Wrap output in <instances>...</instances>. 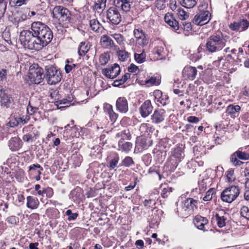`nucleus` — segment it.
<instances>
[{
	"label": "nucleus",
	"instance_id": "1",
	"mask_svg": "<svg viewBox=\"0 0 249 249\" xmlns=\"http://www.w3.org/2000/svg\"><path fill=\"white\" fill-rule=\"evenodd\" d=\"M53 37L51 30L45 24L37 21L32 23L31 31L21 32L19 39L25 47L39 51L50 43Z\"/></svg>",
	"mask_w": 249,
	"mask_h": 249
},
{
	"label": "nucleus",
	"instance_id": "2",
	"mask_svg": "<svg viewBox=\"0 0 249 249\" xmlns=\"http://www.w3.org/2000/svg\"><path fill=\"white\" fill-rule=\"evenodd\" d=\"M230 39L227 35L218 33L211 35L206 41V49L210 53H213L222 50L226 46V42Z\"/></svg>",
	"mask_w": 249,
	"mask_h": 249
},
{
	"label": "nucleus",
	"instance_id": "3",
	"mask_svg": "<svg viewBox=\"0 0 249 249\" xmlns=\"http://www.w3.org/2000/svg\"><path fill=\"white\" fill-rule=\"evenodd\" d=\"M53 17L57 18L63 26L68 27L72 20L70 11L66 8L61 6H55L53 12Z\"/></svg>",
	"mask_w": 249,
	"mask_h": 249
},
{
	"label": "nucleus",
	"instance_id": "4",
	"mask_svg": "<svg viewBox=\"0 0 249 249\" xmlns=\"http://www.w3.org/2000/svg\"><path fill=\"white\" fill-rule=\"evenodd\" d=\"M45 74L44 78L49 85H56L60 82L62 79V73L59 69L53 65L45 67Z\"/></svg>",
	"mask_w": 249,
	"mask_h": 249
},
{
	"label": "nucleus",
	"instance_id": "5",
	"mask_svg": "<svg viewBox=\"0 0 249 249\" xmlns=\"http://www.w3.org/2000/svg\"><path fill=\"white\" fill-rule=\"evenodd\" d=\"M240 190L238 186H231L224 189L221 194V198L223 201L231 203L239 196Z\"/></svg>",
	"mask_w": 249,
	"mask_h": 249
},
{
	"label": "nucleus",
	"instance_id": "6",
	"mask_svg": "<svg viewBox=\"0 0 249 249\" xmlns=\"http://www.w3.org/2000/svg\"><path fill=\"white\" fill-rule=\"evenodd\" d=\"M197 201L189 198L184 201L183 205L179 211L178 214L182 218L187 217L193 213L194 208H196Z\"/></svg>",
	"mask_w": 249,
	"mask_h": 249
},
{
	"label": "nucleus",
	"instance_id": "7",
	"mask_svg": "<svg viewBox=\"0 0 249 249\" xmlns=\"http://www.w3.org/2000/svg\"><path fill=\"white\" fill-rule=\"evenodd\" d=\"M43 70L37 67L36 69H31L29 71L28 78L30 84H39L42 82L44 78Z\"/></svg>",
	"mask_w": 249,
	"mask_h": 249
},
{
	"label": "nucleus",
	"instance_id": "8",
	"mask_svg": "<svg viewBox=\"0 0 249 249\" xmlns=\"http://www.w3.org/2000/svg\"><path fill=\"white\" fill-rule=\"evenodd\" d=\"M107 19L108 22L113 25L119 24L122 20V16L117 8L110 7L106 12Z\"/></svg>",
	"mask_w": 249,
	"mask_h": 249
},
{
	"label": "nucleus",
	"instance_id": "9",
	"mask_svg": "<svg viewBox=\"0 0 249 249\" xmlns=\"http://www.w3.org/2000/svg\"><path fill=\"white\" fill-rule=\"evenodd\" d=\"M240 149L242 150L243 148H239L238 150L233 153L230 157L231 162L234 166H238L244 164V162L238 160V158L242 160L249 159V154L245 151H240Z\"/></svg>",
	"mask_w": 249,
	"mask_h": 249
},
{
	"label": "nucleus",
	"instance_id": "10",
	"mask_svg": "<svg viewBox=\"0 0 249 249\" xmlns=\"http://www.w3.org/2000/svg\"><path fill=\"white\" fill-rule=\"evenodd\" d=\"M133 34L137 44L142 47L146 46L148 43V39L144 32L141 28H135Z\"/></svg>",
	"mask_w": 249,
	"mask_h": 249
},
{
	"label": "nucleus",
	"instance_id": "11",
	"mask_svg": "<svg viewBox=\"0 0 249 249\" xmlns=\"http://www.w3.org/2000/svg\"><path fill=\"white\" fill-rule=\"evenodd\" d=\"M120 72V68L117 64H114L113 66L102 70L103 74L110 79H114L116 77Z\"/></svg>",
	"mask_w": 249,
	"mask_h": 249
},
{
	"label": "nucleus",
	"instance_id": "12",
	"mask_svg": "<svg viewBox=\"0 0 249 249\" xmlns=\"http://www.w3.org/2000/svg\"><path fill=\"white\" fill-rule=\"evenodd\" d=\"M209 12L205 11L196 15L193 19V23L196 25L202 26L209 21Z\"/></svg>",
	"mask_w": 249,
	"mask_h": 249
},
{
	"label": "nucleus",
	"instance_id": "13",
	"mask_svg": "<svg viewBox=\"0 0 249 249\" xmlns=\"http://www.w3.org/2000/svg\"><path fill=\"white\" fill-rule=\"evenodd\" d=\"M212 178H210L206 172H203L199 175L198 181V187L200 191H204L208 186L211 184Z\"/></svg>",
	"mask_w": 249,
	"mask_h": 249
},
{
	"label": "nucleus",
	"instance_id": "14",
	"mask_svg": "<svg viewBox=\"0 0 249 249\" xmlns=\"http://www.w3.org/2000/svg\"><path fill=\"white\" fill-rule=\"evenodd\" d=\"M197 73V71L196 67L191 66H187L184 68L182 71V76L185 80H194Z\"/></svg>",
	"mask_w": 249,
	"mask_h": 249
},
{
	"label": "nucleus",
	"instance_id": "15",
	"mask_svg": "<svg viewBox=\"0 0 249 249\" xmlns=\"http://www.w3.org/2000/svg\"><path fill=\"white\" fill-rule=\"evenodd\" d=\"M153 109V107L149 100L145 101L139 108V112L143 118L148 116L152 113Z\"/></svg>",
	"mask_w": 249,
	"mask_h": 249
},
{
	"label": "nucleus",
	"instance_id": "16",
	"mask_svg": "<svg viewBox=\"0 0 249 249\" xmlns=\"http://www.w3.org/2000/svg\"><path fill=\"white\" fill-rule=\"evenodd\" d=\"M249 26V22L247 19H243L238 21H235L231 23L230 28L235 31H243L246 30Z\"/></svg>",
	"mask_w": 249,
	"mask_h": 249
},
{
	"label": "nucleus",
	"instance_id": "17",
	"mask_svg": "<svg viewBox=\"0 0 249 249\" xmlns=\"http://www.w3.org/2000/svg\"><path fill=\"white\" fill-rule=\"evenodd\" d=\"M116 109L121 113H126L128 110V102L124 97L117 99L116 102Z\"/></svg>",
	"mask_w": 249,
	"mask_h": 249
},
{
	"label": "nucleus",
	"instance_id": "18",
	"mask_svg": "<svg viewBox=\"0 0 249 249\" xmlns=\"http://www.w3.org/2000/svg\"><path fill=\"white\" fill-rule=\"evenodd\" d=\"M134 0H114L116 6L120 8L123 12L127 13L130 11L131 4Z\"/></svg>",
	"mask_w": 249,
	"mask_h": 249
},
{
	"label": "nucleus",
	"instance_id": "19",
	"mask_svg": "<svg viewBox=\"0 0 249 249\" xmlns=\"http://www.w3.org/2000/svg\"><path fill=\"white\" fill-rule=\"evenodd\" d=\"M194 223L198 229L200 230L207 231L205 226L208 224V220L206 218L200 215H197L194 220Z\"/></svg>",
	"mask_w": 249,
	"mask_h": 249
},
{
	"label": "nucleus",
	"instance_id": "20",
	"mask_svg": "<svg viewBox=\"0 0 249 249\" xmlns=\"http://www.w3.org/2000/svg\"><path fill=\"white\" fill-rule=\"evenodd\" d=\"M165 111L163 109H156L151 116L152 122L154 124H159L164 121Z\"/></svg>",
	"mask_w": 249,
	"mask_h": 249
},
{
	"label": "nucleus",
	"instance_id": "21",
	"mask_svg": "<svg viewBox=\"0 0 249 249\" xmlns=\"http://www.w3.org/2000/svg\"><path fill=\"white\" fill-rule=\"evenodd\" d=\"M184 157L182 149L180 147H176L171 152L170 158L179 162L184 158Z\"/></svg>",
	"mask_w": 249,
	"mask_h": 249
},
{
	"label": "nucleus",
	"instance_id": "22",
	"mask_svg": "<svg viewBox=\"0 0 249 249\" xmlns=\"http://www.w3.org/2000/svg\"><path fill=\"white\" fill-rule=\"evenodd\" d=\"M132 146L131 142H126L124 139H121L118 142V150L125 153H128L131 150Z\"/></svg>",
	"mask_w": 249,
	"mask_h": 249
},
{
	"label": "nucleus",
	"instance_id": "23",
	"mask_svg": "<svg viewBox=\"0 0 249 249\" xmlns=\"http://www.w3.org/2000/svg\"><path fill=\"white\" fill-rule=\"evenodd\" d=\"M27 18L26 14H23L21 12H17L13 15V18H12L11 22L18 27L20 22L24 21Z\"/></svg>",
	"mask_w": 249,
	"mask_h": 249
},
{
	"label": "nucleus",
	"instance_id": "24",
	"mask_svg": "<svg viewBox=\"0 0 249 249\" xmlns=\"http://www.w3.org/2000/svg\"><path fill=\"white\" fill-rule=\"evenodd\" d=\"M241 107L238 105H230L228 106L226 109V113L231 118H234L238 117Z\"/></svg>",
	"mask_w": 249,
	"mask_h": 249
},
{
	"label": "nucleus",
	"instance_id": "25",
	"mask_svg": "<svg viewBox=\"0 0 249 249\" xmlns=\"http://www.w3.org/2000/svg\"><path fill=\"white\" fill-rule=\"evenodd\" d=\"M104 109L105 112L108 115L111 121L115 122L118 115L113 111V107L109 104H105L104 106Z\"/></svg>",
	"mask_w": 249,
	"mask_h": 249
},
{
	"label": "nucleus",
	"instance_id": "26",
	"mask_svg": "<svg viewBox=\"0 0 249 249\" xmlns=\"http://www.w3.org/2000/svg\"><path fill=\"white\" fill-rule=\"evenodd\" d=\"M164 20L170 26L175 30H178L179 29L178 23L174 18L171 14L169 13L165 15Z\"/></svg>",
	"mask_w": 249,
	"mask_h": 249
},
{
	"label": "nucleus",
	"instance_id": "27",
	"mask_svg": "<svg viewBox=\"0 0 249 249\" xmlns=\"http://www.w3.org/2000/svg\"><path fill=\"white\" fill-rule=\"evenodd\" d=\"M21 141L18 137L12 138L9 141L8 145L12 151L18 150L21 146Z\"/></svg>",
	"mask_w": 249,
	"mask_h": 249
},
{
	"label": "nucleus",
	"instance_id": "28",
	"mask_svg": "<svg viewBox=\"0 0 249 249\" xmlns=\"http://www.w3.org/2000/svg\"><path fill=\"white\" fill-rule=\"evenodd\" d=\"M0 103L1 107L6 108H12L14 105L13 99L8 94L0 99Z\"/></svg>",
	"mask_w": 249,
	"mask_h": 249
},
{
	"label": "nucleus",
	"instance_id": "29",
	"mask_svg": "<svg viewBox=\"0 0 249 249\" xmlns=\"http://www.w3.org/2000/svg\"><path fill=\"white\" fill-rule=\"evenodd\" d=\"M89 26L91 29L96 33H102L104 30L103 26L96 19H92L89 20Z\"/></svg>",
	"mask_w": 249,
	"mask_h": 249
},
{
	"label": "nucleus",
	"instance_id": "30",
	"mask_svg": "<svg viewBox=\"0 0 249 249\" xmlns=\"http://www.w3.org/2000/svg\"><path fill=\"white\" fill-rule=\"evenodd\" d=\"M153 153L155 159L159 162H162L164 160L166 156V152L164 150H160L155 148L153 150Z\"/></svg>",
	"mask_w": 249,
	"mask_h": 249
},
{
	"label": "nucleus",
	"instance_id": "31",
	"mask_svg": "<svg viewBox=\"0 0 249 249\" xmlns=\"http://www.w3.org/2000/svg\"><path fill=\"white\" fill-rule=\"evenodd\" d=\"M140 131L142 135H149L150 133H153L155 128L150 124L143 123L140 126Z\"/></svg>",
	"mask_w": 249,
	"mask_h": 249
},
{
	"label": "nucleus",
	"instance_id": "32",
	"mask_svg": "<svg viewBox=\"0 0 249 249\" xmlns=\"http://www.w3.org/2000/svg\"><path fill=\"white\" fill-rule=\"evenodd\" d=\"M39 202L37 198L32 196H28L27 197V207L31 209H36Z\"/></svg>",
	"mask_w": 249,
	"mask_h": 249
},
{
	"label": "nucleus",
	"instance_id": "33",
	"mask_svg": "<svg viewBox=\"0 0 249 249\" xmlns=\"http://www.w3.org/2000/svg\"><path fill=\"white\" fill-rule=\"evenodd\" d=\"M101 43L106 48H110L114 46V42L112 39L107 35H104L101 37Z\"/></svg>",
	"mask_w": 249,
	"mask_h": 249
},
{
	"label": "nucleus",
	"instance_id": "34",
	"mask_svg": "<svg viewBox=\"0 0 249 249\" xmlns=\"http://www.w3.org/2000/svg\"><path fill=\"white\" fill-rule=\"evenodd\" d=\"M90 46L86 42H81L78 47V53L80 56H84L89 51Z\"/></svg>",
	"mask_w": 249,
	"mask_h": 249
},
{
	"label": "nucleus",
	"instance_id": "35",
	"mask_svg": "<svg viewBox=\"0 0 249 249\" xmlns=\"http://www.w3.org/2000/svg\"><path fill=\"white\" fill-rule=\"evenodd\" d=\"M178 163L179 162L169 158L165 164L166 171H173L177 168Z\"/></svg>",
	"mask_w": 249,
	"mask_h": 249
},
{
	"label": "nucleus",
	"instance_id": "36",
	"mask_svg": "<svg viewBox=\"0 0 249 249\" xmlns=\"http://www.w3.org/2000/svg\"><path fill=\"white\" fill-rule=\"evenodd\" d=\"M120 160L119 156L118 154L114 153L113 154L112 159L108 162L107 166L109 168L110 170L114 169L115 167L117 166L119 160Z\"/></svg>",
	"mask_w": 249,
	"mask_h": 249
},
{
	"label": "nucleus",
	"instance_id": "37",
	"mask_svg": "<svg viewBox=\"0 0 249 249\" xmlns=\"http://www.w3.org/2000/svg\"><path fill=\"white\" fill-rule=\"evenodd\" d=\"M21 117L14 115L11 117L8 124L9 126L11 127H16L18 125L21 124Z\"/></svg>",
	"mask_w": 249,
	"mask_h": 249
},
{
	"label": "nucleus",
	"instance_id": "38",
	"mask_svg": "<svg viewBox=\"0 0 249 249\" xmlns=\"http://www.w3.org/2000/svg\"><path fill=\"white\" fill-rule=\"evenodd\" d=\"M130 75L129 73H126L122 76L121 79L114 81L112 85L114 87H119L124 84L126 81L130 78Z\"/></svg>",
	"mask_w": 249,
	"mask_h": 249
},
{
	"label": "nucleus",
	"instance_id": "39",
	"mask_svg": "<svg viewBox=\"0 0 249 249\" xmlns=\"http://www.w3.org/2000/svg\"><path fill=\"white\" fill-rule=\"evenodd\" d=\"M217 225L219 228H223L226 225V221L227 218L224 216L220 215L219 213H216L215 215Z\"/></svg>",
	"mask_w": 249,
	"mask_h": 249
},
{
	"label": "nucleus",
	"instance_id": "40",
	"mask_svg": "<svg viewBox=\"0 0 249 249\" xmlns=\"http://www.w3.org/2000/svg\"><path fill=\"white\" fill-rule=\"evenodd\" d=\"M145 83L147 87H150L154 85H159L160 81L159 78H157L156 77H151L145 80Z\"/></svg>",
	"mask_w": 249,
	"mask_h": 249
},
{
	"label": "nucleus",
	"instance_id": "41",
	"mask_svg": "<svg viewBox=\"0 0 249 249\" xmlns=\"http://www.w3.org/2000/svg\"><path fill=\"white\" fill-rule=\"evenodd\" d=\"M134 58L136 61L138 63H142L145 61L146 54L143 50L140 53H135Z\"/></svg>",
	"mask_w": 249,
	"mask_h": 249
},
{
	"label": "nucleus",
	"instance_id": "42",
	"mask_svg": "<svg viewBox=\"0 0 249 249\" xmlns=\"http://www.w3.org/2000/svg\"><path fill=\"white\" fill-rule=\"evenodd\" d=\"M177 14L179 18L182 20H185L189 17V13L185 12L183 9L178 8L176 9Z\"/></svg>",
	"mask_w": 249,
	"mask_h": 249
},
{
	"label": "nucleus",
	"instance_id": "43",
	"mask_svg": "<svg viewBox=\"0 0 249 249\" xmlns=\"http://www.w3.org/2000/svg\"><path fill=\"white\" fill-rule=\"evenodd\" d=\"M82 190L80 187H76L71 192L70 195L74 200H76L81 196Z\"/></svg>",
	"mask_w": 249,
	"mask_h": 249
},
{
	"label": "nucleus",
	"instance_id": "44",
	"mask_svg": "<svg viewBox=\"0 0 249 249\" xmlns=\"http://www.w3.org/2000/svg\"><path fill=\"white\" fill-rule=\"evenodd\" d=\"M110 59V55L109 53H106L102 54L100 56L99 61L101 65H106Z\"/></svg>",
	"mask_w": 249,
	"mask_h": 249
},
{
	"label": "nucleus",
	"instance_id": "45",
	"mask_svg": "<svg viewBox=\"0 0 249 249\" xmlns=\"http://www.w3.org/2000/svg\"><path fill=\"white\" fill-rule=\"evenodd\" d=\"M117 53L119 60L122 61H125L129 58V54L125 51H119Z\"/></svg>",
	"mask_w": 249,
	"mask_h": 249
},
{
	"label": "nucleus",
	"instance_id": "46",
	"mask_svg": "<svg viewBox=\"0 0 249 249\" xmlns=\"http://www.w3.org/2000/svg\"><path fill=\"white\" fill-rule=\"evenodd\" d=\"M196 4V0H183L182 5L187 8H191Z\"/></svg>",
	"mask_w": 249,
	"mask_h": 249
},
{
	"label": "nucleus",
	"instance_id": "47",
	"mask_svg": "<svg viewBox=\"0 0 249 249\" xmlns=\"http://www.w3.org/2000/svg\"><path fill=\"white\" fill-rule=\"evenodd\" d=\"M240 214L241 216L249 220V208L243 206L240 209Z\"/></svg>",
	"mask_w": 249,
	"mask_h": 249
},
{
	"label": "nucleus",
	"instance_id": "48",
	"mask_svg": "<svg viewBox=\"0 0 249 249\" xmlns=\"http://www.w3.org/2000/svg\"><path fill=\"white\" fill-rule=\"evenodd\" d=\"M65 214L66 215L68 216L67 219L69 221L75 220L78 216L77 213H72L71 210L70 209L67 210Z\"/></svg>",
	"mask_w": 249,
	"mask_h": 249
},
{
	"label": "nucleus",
	"instance_id": "49",
	"mask_svg": "<svg viewBox=\"0 0 249 249\" xmlns=\"http://www.w3.org/2000/svg\"><path fill=\"white\" fill-rule=\"evenodd\" d=\"M215 193L214 188L210 189L206 193L205 196L203 198V200L205 201H210L212 199L213 195Z\"/></svg>",
	"mask_w": 249,
	"mask_h": 249
},
{
	"label": "nucleus",
	"instance_id": "50",
	"mask_svg": "<svg viewBox=\"0 0 249 249\" xmlns=\"http://www.w3.org/2000/svg\"><path fill=\"white\" fill-rule=\"evenodd\" d=\"M55 102L57 103L56 104V106L58 107L60 106L59 108L68 107L71 105V103L67 99H65L57 100Z\"/></svg>",
	"mask_w": 249,
	"mask_h": 249
},
{
	"label": "nucleus",
	"instance_id": "51",
	"mask_svg": "<svg viewBox=\"0 0 249 249\" xmlns=\"http://www.w3.org/2000/svg\"><path fill=\"white\" fill-rule=\"evenodd\" d=\"M112 37L116 41L118 44L121 45L124 41V36L120 34H114L111 35Z\"/></svg>",
	"mask_w": 249,
	"mask_h": 249
},
{
	"label": "nucleus",
	"instance_id": "52",
	"mask_svg": "<svg viewBox=\"0 0 249 249\" xmlns=\"http://www.w3.org/2000/svg\"><path fill=\"white\" fill-rule=\"evenodd\" d=\"M134 163L132 158L129 156L126 157L122 161L123 165L126 167H129Z\"/></svg>",
	"mask_w": 249,
	"mask_h": 249
},
{
	"label": "nucleus",
	"instance_id": "53",
	"mask_svg": "<svg viewBox=\"0 0 249 249\" xmlns=\"http://www.w3.org/2000/svg\"><path fill=\"white\" fill-rule=\"evenodd\" d=\"M137 143L139 144L142 149H146L151 145L150 141H149L147 142L146 140L144 138L141 139L139 142H138Z\"/></svg>",
	"mask_w": 249,
	"mask_h": 249
},
{
	"label": "nucleus",
	"instance_id": "54",
	"mask_svg": "<svg viewBox=\"0 0 249 249\" xmlns=\"http://www.w3.org/2000/svg\"><path fill=\"white\" fill-rule=\"evenodd\" d=\"M106 4L105 2H100V0H98V2H96L94 5L95 9L98 11L100 12L102 11L105 8Z\"/></svg>",
	"mask_w": 249,
	"mask_h": 249
},
{
	"label": "nucleus",
	"instance_id": "55",
	"mask_svg": "<svg viewBox=\"0 0 249 249\" xmlns=\"http://www.w3.org/2000/svg\"><path fill=\"white\" fill-rule=\"evenodd\" d=\"M172 188L167 187V188H163L161 193V196L163 198H166L172 192Z\"/></svg>",
	"mask_w": 249,
	"mask_h": 249
},
{
	"label": "nucleus",
	"instance_id": "56",
	"mask_svg": "<svg viewBox=\"0 0 249 249\" xmlns=\"http://www.w3.org/2000/svg\"><path fill=\"white\" fill-rule=\"evenodd\" d=\"M28 0H11L10 4L12 6H20L25 3Z\"/></svg>",
	"mask_w": 249,
	"mask_h": 249
},
{
	"label": "nucleus",
	"instance_id": "57",
	"mask_svg": "<svg viewBox=\"0 0 249 249\" xmlns=\"http://www.w3.org/2000/svg\"><path fill=\"white\" fill-rule=\"evenodd\" d=\"M116 137H122L123 138H126L128 140H130V135L128 130H124V131H122L121 133L117 134Z\"/></svg>",
	"mask_w": 249,
	"mask_h": 249
},
{
	"label": "nucleus",
	"instance_id": "58",
	"mask_svg": "<svg viewBox=\"0 0 249 249\" xmlns=\"http://www.w3.org/2000/svg\"><path fill=\"white\" fill-rule=\"evenodd\" d=\"M116 137H122L123 138H126L128 140H130V135L128 130H124V131H122L121 133L117 134Z\"/></svg>",
	"mask_w": 249,
	"mask_h": 249
},
{
	"label": "nucleus",
	"instance_id": "59",
	"mask_svg": "<svg viewBox=\"0 0 249 249\" xmlns=\"http://www.w3.org/2000/svg\"><path fill=\"white\" fill-rule=\"evenodd\" d=\"M8 71L2 69L0 71V82L6 80Z\"/></svg>",
	"mask_w": 249,
	"mask_h": 249
},
{
	"label": "nucleus",
	"instance_id": "60",
	"mask_svg": "<svg viewBox=\"0 0 249 249\" xmlns=\"http://www.w3.org/2000/svg\"><path fill=\"white\" fill-rule=\"evenodd\" d=\"M6 6V2H0V19L4 16Z\"/></svg>",
	"mask_w": 249,
	"mask_h": 249
},
{
	"label": "nucleus",
	"instance_id": "61",
	"mask_svg": "<svg viewBox=\"0 0 249 249\" xmlns=\"http://www.w3.org/2000/svg\"><path fill=\"white\" fill-rule=\"evenodd\" d=\"M182 25L183 26V30L186 32L190 31L192 29V24L190 22L182 21Z\"/></svg>",
	"mask_w": 249,
	"mask_h": 249
},
{
	"label": "nucleus",
	"instance_id": "62",
	"mask_svg": "<svg viewBox=\"0 0 249 249\" xmlns=\"http://www.w3.org/2000/svg\"><path fill=\"white\" fill-rule=\"evenodd\" d=\"M143 205L147 208H152L153 206L155 204V202L152 199H145L143 201Z\"/></svg>",
	"mask_w": 249,
	"mask_h": 249
},
{
	"label": "nucleus",
	"instance_id": "63",
	"mask_svg": "<svg viewBox=\"0 0 249 249\" xmlns=\"http://www.w3.org/2000/svg\"><path fill=\"white\" fill-rule=\"evenodd\" d=\"M226 179L229 182H232L235 179L234 172H228L226 175Z\"/></svg>",
	"mask_w": 249,
	"mask_h": 249
},
{
	"label": "nucleus",
	"instance_id": "64",
	"mask_svg": "<svg viewBox=\"0 0 249 249\" xmlns=\"http://www.w3.org/2000/svg\"><path fill=\"white\" fill-rule=\"evenodd\" d=\"M165 0H156V6L158 9H162L165 7Z\"/></svg>",
	"mask_w": 249,
	"mask_h": 249
}]
</instances>
